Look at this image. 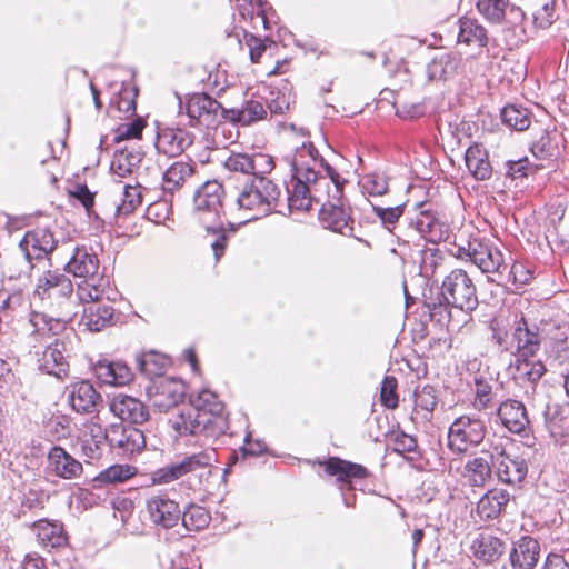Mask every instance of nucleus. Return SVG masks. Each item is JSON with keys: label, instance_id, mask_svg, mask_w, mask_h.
Returning a JSON list of instances; mask_svg holds the SVG:
<instances>
[{"label": "nucleus", "instance_id": "ea45409f", "mask_svg": "<svg viewBox=\"0 0 569 569\" xmlns=\"http://www.w3.org/2000/svg\"><path fill=\"white\" fill-rule=\"evenodd\" d=\"M29 321L33 327L32 335L37 338L59 336L67 328V321L44 312L32 311Z\"/></svg>", "mask_w": 569, "mask_h": 569}, {"label": "nucleus", "instance_id": "864d4df0", "mask_svg": "<svg viewBox=\"0 0 569 569\" xmlns=\"http://www.w3.org/2000/svg\"><path fill=\"white\" fill-rule=\"evenodd\" d=\"M142 203L141 186L127 184L123 187L121 202L116 206V216H129Z\"/></svg>", "mask_w": 569, "mask_h": 569}, {"label": "nucleus", "instance_id": "423d86ee", "mask_svg": "<svg viewBox=\"0 0 569 569\" xmlns=\"http://www.w3.org/2000/svg\"><path fill=\"white\" fill-rule=\"evenodd\" d=\"M487 427L475 416H460L450 425L448 430V447L455 453H465L478 447L485 439Z\"/></svg>", "mask_w": 569, "mask_h": 569}, {"label": "nucleus", "instance_id": "9d476101", "mask_svg": "<svg viewBox=\"0 0 569 569\" xmlns=\"http://www.w3.org/2000/svg\"><path fill=\"white\" fill-rule=\"evenodd\" d=\"M409 226L432 244L447 240L450 233L449 224L427 202H419L415 206V213L409 218Z\"/></svg>", "mask_w": 569, "mask_h": 569}, {"label": "nucleus", "instance_id": "7c9ffc66", "mask_svg": "<svg viewBox=\"0 0 569 569\" xmlns=\"http://www.w3.org/2000/svg\"><path fill=\"white\" fill-rule=\"evenodd\" d=\"M510 501V493L502 488L489 489L478 500L476 506L477 516L482 521H492L498 519L507 508Z\"/></svg>", "mask_w": 569, "mask_h": 569}, {"label": "nucleus", "instance_id": "09e8293b", "mask_svg": "<svg viewBox=\"0 0 569 569\" xmlns=\"http://www.w3.org/2000/svg\"><path fill=\"white\" fill-rule=\"evenodd\" d=\"M108 281L96 276V279H83L77 288V296L81 302L91 303L99 301L104 295V288Z\"/></svg>", "mask_w": 569, "mask_h": 569}, {"label": "nucleus", "instance_id": "603ef678", "mask_svg": "<svg viewBox=\"0 0 569 569\" xmlns=\"http://www.w3.org/2000/svg\"><path fill=\"white\" fill-rule=\"evenodd\" d=\"M536 357L516 358V371L520 378L536 383L546 372V366L541 360H536Z\"/></svg>", "mask_w": 569, "mask_h": 569}, {"label": "nucleus", "instance_id": "4d7b16f0", "mask_svg": "<svg viewBox=\"0 0 569 569\" xmlns=\"http://www.w3.org/2000/svg\"><path fill=\"white\" fill-rule=\"evenodd\" d=\"M359 186L362 193L372 197H380L388 192L387 177L379 172H370L365 174L360 179Z\"/></svg>", "mask_w": 569, "mask_h": 569}, {"label": "nucleus", "instance_id": "20e7f679", "mask_svg": "<svg viewBox=\"0 0 569 569\" xmlns=\"http://www.w3.org/2000/svg\"><path fill=\"white\" fill-rule=\"evenodd\" d=\"M441 296L451 307L465 312L473 311L479 303L473 280L463 269H453L445 277Z\"/></svg>", "mask_w": 569, "mask_h": 569}, {"label": "nucleus", "instance_id": "2eb2a0df", "mask_svg": "<svg viewBox=\"0 0 569 569\" xmlns=\"http://www.w3.org/2000/svg\"><path fill=\"white\" fill-rule=\"evenodd\" d=\"M73 293V284L60 270H46L38 278L33 295L40 300H64Z\"/></svg>", "mask_w": 569, "mask_h": 569}, {"label": "nucleus", "instance_id": "7ed1b4c3", "mask_svg": "<svg viewBox=\"0 0 569 569\" xmlns=\"http://www.w3.org/2000/svg\"><path fill=\"white\" fill-rule=\"evenodd\" d=\"M457 256L470 260L485 273H497L503 277L507 270L503 253L489 239L471 238L466 246H459Z\"/></svg>", "mask_w": 569, "mask_h": 569}, {"label": "nucleus", "instance_id": "393cba45", "mask_svg": "<svg viewBox=\"0 0 569 569\" xmlns=\"http://www.w3.org/2000/svg\"><path fill=\"white\" fill-rule=\"evenodd\" d=\"M497 416L502 426L512 433H525L530 420L526 406L516 399H506L499 403Z\"/></svg>", "mask_w": 569, "mask_h": 569}, {"label": "nucleus", "instance_id": "2f4dec72", "mask_svg": "<svg viewBox=\"0 0 569 569\" xmlns=\"http://www.w3.org/2000/svg\"><path fill=\"white\" fill-rule=\"evenodd\" d=\"M471 551L479 562L492 565L505 553L506 543L491 533L480 532L472 540Z\"/></svg>", "mask_w": 569, "mask_h": 569}, {"label": "nucleus", "instance_id": "c9c22d12", "mask_svg": "<svg viewBox=\"0 0 569 569\" xmlns=\"http://www.w3.org/2000/svg\"><path fill=\"white\" fill-rule=\"evenodd\" d=\"M116 321L114 308L104 303H91L83 308L80 325L91 332L111 327Z\"/></svg>", "mask_w": 569, "mask_h": 569}, {"label": "nucleus", "instance_id": "bf43d9fd", "mask_svg": "<svg viewBox=\"0 0 569 569\" xmlns=\"http://www.w3.org/2000/svg\"><path fill=\"white\" fill-rule=\"evenodd\" d=\"M134 475L133 468L127 465H113L102 470L97 480L102 483H119Z\"/></svg>", "mask_w": 569, "mask_h": 569}, {"label": "nucleus", "instance_id": "cd10ccee", "mask_svg": "<svg viewBox=\"0 0 569 569\" xmlns=\"http://www.w3.org/2000/svg\"><path fill=\"white\" fill-rule=\"evenodd\" d=\"M68 401L76 412L90 415L96 411L101 396L89 381L82 380L69 387Z\"/></svg>", "mask_w": 569, "mask_h": 569}, {"label": "nucleus", "instance_id": "0eeeda50", "mask_svg": "<svg viewBox=\"0 0 569 569\" xmlns=\"http://www.w3.org/2000/svg\"><path fill=\"white\" fill-rule=\"evenodd\" d=\"M217 461V452L213 448H207L196 453L186 455L180 461L157 469L151 475L156 485H167L188 473L211 467Z\"/></svg>", "mask_w": 569, "mask_h": 569}, {"label": "nucleus", "instance_id": "69168bd1", "mask_svg": "<svg viewBox=\"0 0 569 569\" xmlns=\"http://www.w3.org/2000/svg\"><path fill=\"white\" fill-rule=\"evenodd\" d=\"M542 164H532L527 158L517 161H508L507 173L512 179L523 178L530 173H535Z\"/></svg>", "mask_w": 569, "mask_h": 569}, {"label": "nucleus", "instance_id": "de8ad7c7", "mask_svg": "<svg viewBox=\"0 0 569 569\" xmlns=\"http://www.w3.org/2000/svg\"><path fill=\"white\" fill-rule=\"evenodd\" d=\"M137 366L149 378L160 377L168 366V358L156 351H148L137 357Z\"/></svg>", "mask_w": 569, "mask_h": 569}, {"label": "nucleus", "instance_id": "4be33fe9", "mask_svg": "<svg viewBox=\"0 0 569 569\" xmlns=\"http://www.w3.org/2000/svg\"><path fill=\"white\" fill-rule=\"evenodd\" d=\"M109 445L118 448L123 456L139 453L146 447L143 432L132 426L112 425L110 428Z\"/></svg>", "mask_w": 569, "mask_h": 569}, {"label": "nucleus", "instance_id": "f704fd0d", "mask_svg": "<svg viewBox=\"0 0 569 569\" xmlns=\"http://www.w3.org/2000/svg\"><path fill=\"white\" fill-rule=\"evenodd\" d=\"M66 270L77 278L96 279L99 270V259L96 253L84 246L77 247L66 264Z\"/></svg>", "mask_w": 569, "mask_h": 569}, {"label": "nucleus", "instance_id": "a18cd8bd", "mask_svg": "<svg viewBox=\"0 0 569 569\" xmlns=\"http://www.w3.org/2000/svg\"><path fill=\"white\" fill-rule=\"evenodd\" d=\"M492 461L485 457H475L469 459L463 467V476L471 486L483 487L492 476Z\"/></svg>", "mask_w": 569, "mask_h": 569}, {"label": "nucleus", "instance_id": "338daca9", "mask_svg": "<svg viewBox=\"0 0 569 569\" xmlns=\"http://www.w3.org/2000/svg\"><path fill=\"white\" fill-rule=\"evenodd\" d=\"M392 449L399 455L415 452L417 449V440L410 435L398 432L392 439Z\"/></svg>", "mask_w": 569, "mask_h": 569}, {"label": "nucleus", "instance_id": "ddd939ff", "mask_svg": "<svg viewBox=\"0 0 569 569\" xmlns=\"http://www.w3.org/2000/svg\"><path fill=\"white\" fill-rule=\"evenodd\" d=\"M542 343V332L536 323H529L525 317L517 319L512 326L511 346L516 358L536 357Z\"/></svg>", "mask_w": 569, "mask_h": 569}, {"label": "nucleus", "instance_id": "37998d69", "mask_svg": "<svg viewBox=\"0 0 569 569\" xmlns=\"http://www.w3.org/2000/svg\"><path fill=\"white\" fill-rule=\"evenodd\" d=\"M497 389V380L493 378H487L482 375H477L475 377L473 407L479 411L492 408Z\"/></svg>", "mask_w": 569, "mask_h": 569}, {"label": "nucleus", "instance_id": "13d9d810", "mask_svg": "<svg viewBox=\"0 0 569 569\" xmlns=\"http://www.w3.org/2000/svg\"><path fill=\"white\" fill-rule=\"evenodd\" d=\"M530 150L538 160H551L558 154V144L547 131L532 142Z\"/></svg>", "mask_w": 569, "mask_h": 569}, {"label": "nucleus", "instance_id": "f03ea898", "mask_svg": "<svg viewBox=\"0 0 569 569\" xmlns=\"http://www.w3.org/2000/svg\"><path fill=\"white\" fill-rule=\"evenodd\" d=\"M292 177L305 181H318L319 178L330 177L333 184V197L339 196L340 174L320 156L312 142H302L297 147L291 158Z\"/></svg>", "mask_w": 569, "mask_h": 569}, {"label": "nucleus", "instance_id": "c756f323", "mask_svg": "<svg viewBox=\"0 0 569 569\" xmlns=\"http://www.w3.org/2000/svg\"><path fill=\"white\" fill-rule=\"evenodd\" d=\"M32 532L37 537L38 543L43 549H59L68 542V536L63 525L59 521L40 519L32 523Z\"/></svg>", "mask_w": 569, "mask_h": 569}, {"label": "nucleus", "instance_id": "8fccbe9b", "mask_svg": "<svg viewBox=\"0 0 569 569\" xmlns=\"http://www.w3.org/2000/svg\"><path fill=\"white\" fill-rule=\"evenodd\" d=\"M556 0H535L532 21L537 29H548L558 18L556 13Z\"/></svg>", "mask_w": 569, "mask_h": 569}, {"label": "nucleus", "instance_id": "a19ab883", "mask_svg": "<svg viewBox=\"0 0 569 569\" xmlns=\"http://www.w3.org/2000/svg\"><path fill=\"white\" fill-rule=\"evenodd\" d=\"M141 160L142 153L139 150L124 148L113 154L110 170L112 174L126 178L139 168Z\"/></svg>", "mask_w": 569, "mask_h": 569}, {"label": "nucleus", "instance_id": "774afa93", "mask_svg": "<svg viewBox=\"0 0 569 569\" xmlns=\"http://www.w3.org/2000/svg\"><path fill=\"white\" fill-rule=\"evenodd\" d=\"M108 440L98 442L97 439L81 438V450L86 458L97 460L102 456L103 448Z\"/></svg>", "mask_w": 569, "mask_h": 569}, {"label": "nucleus", "instance_id": "79ce46f5", "mask_svg": "<svg viewBox=\"0 0 569 569\" xmlns=\"http://www.w3.org/2000/svg\"><path fill=\"white\" fill-rule=\"evenodd\" d=\"M458 41L467 46L485 48L488 43L487 30L475 19L461 18L459 20Z\"/></svg>", "mask_w": 569, "mask_h": 569}, {"label": "nucleus", "instance_id": "5fc2aeb1", "mask_svg": "<svg viewBox=\"0 0 569 569\" xmlns=\"http://www.w3.org/2000/svg\"><path fill=\"white\" fill-rule=\"evenodd\" d=\"M501 119L508 127L518 131L528 129L531 123L529 111L515 104L506 106L501 110Z\"/></svg>", "mask_w": 569, "mask_h": 569}, {"label": "nucleus", "instance_id": "49530a36", "mask_svg": "<svg viewBox=\"0 0 569 569\" xmlns=\"http://www.w3.org/2000/svg\"><path fill=\"white\" fill-rule=\"evenodd\" d=\"M267 117V109L260 99H250L241 108L230 110V119L242 126H249Z\"/></svg>", "mask_w": 569, "mask_h": 569}, {"label": "nucleus", "instance_id": "aec40b11", "mask_svg": "<svg viewBox=\"0 0 569 569\" xmlns=\"http://www.w3.org/2000/svg\"><path fill=\"white\" fill-rule=\"evenodd\" d=\"M186 395L184 383L174 378H164L149 389V399L154 408L166 412L181 402Z\"/></svg>", "mask_w": 569, "mask_h": 569}, {"label": "nucleus", "instance_id": "bb28decb", "mask_svg": "<svg viewBox=\"0 0 569 569\" xmlns=\"http://www.w3.org/2000/svg\"><path fill=\"white\" fill-rule=\"evenodd\" d=\"M48 470L64 480L79 478L83 472L82 463L60 446H54L48 453Z\"/></svg>", "mask_w": 569, "mask_h": 569}, {"label": "nucleus", "instance_id": "9b49d317", "mask_svg": "<svg viewBox=\"0 0 569 569\" xmlns=\"http://www.w3.org/2000/svg\"><path fill=\"white\" fill-rule=\"evenodd\" d=\"M224 188L217 180H209L197 189L193 196V210L203 224L220 219L223 211Z\"/></svg>", "mask_w": 569, "mask_h": 569}, {"label": "nucleus", "instance_id": "0e129e2a", "mask_svg": "<svg viewBox=\"0 0 569 569\" xmlns=\"http://www.w3.org/2000/svg\"><path fill=\"white\" fill-rule=\"evenodd\" d=\"M396 389L397 379L395 377H386L382 380L380 400L386 408L395 409L398 406V396Z\"/></svg>", "mask_w": 569, "mask_h": 569}, {"label": "nucleus", "instance_id": "39448f33", "mask_svg": "<svg viewBox=\"0 0 569 569\" xmlns=\"http://www.w3.org/2000/svg\"><path fill=\"white\" fill-rule=\"evenodd\" d=\"M345 183L346 179L339 181V196L336 198L333 197V184H331L329 198L320 202L319 220L323 228L346 237H352L355 220L350 206L342 197Z\"/></svg>", "mask_w": 569, "mask_h": 569}, {"label": "nucleus", "instance_id": "473e14b6", "mask_svg": "<svg viewBox=\"0 0 569 569\" xmlns=\"http://www.w3.org/2000/svg\"><path fill=\"white\" fill-rule=\"evenodd\" d=\"M462 66V57L457 51H441L435 54L427 66L429 80H447L455 77Z\"/></svg>", "mask_w": 569, "mask_h": 569}, {"label": "nucleus", "instance_id": "6e6d98bb", "mask_svg": "<svg viewBox=\"0 0 569 569\" xmlns=\"http://www.w3.org/2000/svg\"><path fill=\"white\" fill-rule=\"evenodd\" d=\"M509 0H477L479 13L492 23H500L506 16Z\"/></svg>", "mask_w": 569, "mask_h": 569}, {"label": "nucleus", "instance_id": "1a4fd4ad", "mask_svg": "<svg viewBox=\"0 0 569 569\" xmlns=\"http://www.w3.org/2000/svg\"><path fill=\"white\" fill-rule=\"evenodd\" d=\"M58 246V239L48 228H36L26 232L19 247L30 267L36 269L38 264L51 266V253Z\"/></svg>", "mask_w": 569, "mask_h": 569}, {"label": "nucleus", "instance_id": "f3484780", "mask_svg": "<svg viewBox=\"0 0 569 569\" xmlns=\"http://www.w3.org/2000/svg\"><path fill=\"white\" fill-rule=\"evenodd\" d=\"M171 427L180 436H190L204 433L207 437L218 438L221 433H216V428L206 418V413L198 412L190 403L183 407L178 415L170 419Z\"/></svg>", "mask_w": 569, "mask_h": 569}, {"label": "nucleus", "instance_id": "e2e57ef3", "mask_svg": "<svg viewBox=\"0 0 569 569\" xmlns=\"http://www.w3.org/2000/svg\"><path fill=\"white\" fill-rule=\"evenodd\" d=\"M532 278V271L522 262L515 261L507 270L501 279L510 281L512 284H526Z\"/></svg>", "mask_w": 569, "mask_h": 569}, {"label": "nucleus", "instance_id": "c03bdc74", "mask_svg": "<svg viewBox=\"0 0 569 569\" xmlns=\"http://www.w3.org/2000/svg\"><path fill=\"white\" fill-rule=\"evenodd\" d=\"M545 416L547 428L553 437L569 435V405L548 406Z\"/></svg>", "mask_w": 569, "mask_h": 569}, {"label": "nucleus", "instance_id": "e433bc0d", "mask_svg": "<svg viewBox=\"0 0 569 569\" xmlns=\"http://www.w3.org/2000/svg\"><path fill=\"white\" fill-rule=\"evenodd\" d=\"M325 467V471L329 476L337 478L341 485L350 483L351 479H363L368 477L369 472L366 467L338 457H330L326 461L320 462Z\"/></svg>", "mask_w": 569, "mask_h": 569}, {"label": "nucleus", "instance_id": "c85d7f7f", "mask_svg": "<svg viewBox=\"0 0 569 569\" xmlns=\"http://www.w3.org/2000/svg\"><path fill=\"white\" fill-rule=\"evenodd\" d=\"M540 559V543L532 537L523 536L509 555L511 569H536Z\"/></svg>", "mask_w": 569, "mask_h": 569}, {"label": "nucleus", "instance_id": "680f3d73", "mask_svg": "<svg viewBox=\"0 0 569 569\" xmlns=\"http://www.w3.org/2000/svg\"><path fill=\"white\" fill-rule=\"evenodd\" d=\"M405 208L406 204L403 203L388 208L373 206L372 210L375 214L380 219L382 226L390 230V228L393 227L400 219V217L403 214Z\"/></svg>", "mask_w": 569, "mask_h": 569}, {"label": "nucleus", "instance_id": "412c9836", "mask_svg": "<svg viewBox=\"0 0 569 569\" xmlns=\"http://www.w3.org/2000/svg\"><path fill=\"white\" fill-rule=\"evenodd\" d=\"M190 405L198 412L206 413V418L216 428V433L224 435L228 429L227 418L223 416V405L219 401L217 395L210 390L203 389L197 396L191 397Z\"/></svg>", "mask_w": 569, "mask_h": 569}, {"label": "nucleus", "instance_id": "a211bd4d", "mask_svg": "<svg viewBox=\"0 0 569 569\" xmlns=\"http://www.w3.org/2000/svg\"><path fill=\"white\" fill-rule=\"evenodd\" d=\"M146 510L152 523L166 529L174 527L181 517L179 505L167 493L149 496L146 499Z\"/></svg>", "mask_w": 569, "mask_h": 569}, {"label": "nucleus", "instance_id": "b1692460", "mask_svg": "<svg viewBox=\"0 0 569 569\" xmlns=\"http://www.w3.org/2000/svg\"><path fill=\"white\" fill-rule=\"evenodd\" d=\"M198 164L191 158L173 161L162 173L161 187L164 192L174 193L197 173Z\"/></svg>", "mask_w": 569, "mask_h": 569}, {"label": "nucleus", "instance_id": "dca6fc26", "mask_svg": "<svg viewBox=\"0 0 569 569\" xmlns=\"http://www.w3.org/2000/svg\"><path fill=\"white\" fill-rule=\"evenodd\" d=\"M492 466L498 481L508 486L521 485L528 475L527 460L503 449L492 458Z\"/></svg>", "mask_w": 569, "mask_h": 569}, {"label": "nucleus", "instance_id": "6ab92c4d", "mask_svg": "<svg viewBox=\"0 0 569 569\" xmlns=\"http://www.w3.org/2000/svg\"><path fill=\"white\" fill-rule=\"evenodd\" d=\"M194 136L181 128L158 127L154 147L158 153L167 157H179L193 143Z\"/></svg>", "mask_w": 569, "mask_h": 569}, {"label": "nucleus", "instance_id": "f257e3e1", "mask_svg": "<svg viewBox=\"0 0 569 569\" xmlns=\"http://www.w3.org/2000/svg\"><path fill=\"white\" fill-rule=\"evenodd\" d=\"M280 194V187L267 174L250 177L236 188L231 211L239 213L240 224L258 220L276 211Z\"/></svg>", "mask_w": 569, "mask_h": 569}, {"label": "nucleus", "instance_id": "052dcab7", "mask_svg": "<svg viewBox=\"0 0 569 569\" xmlns=\"http://www.w3.org/2000/svg\"><path fill=\"white\" fill-rule=\"evenodd\" d=\"M146 122L141 118H136L130 122L121 123L114 130V141L120 142L128 139H137L141 137Z\"/></svg>", "mask_w": 569, "mask_h": 569}, {"label": "nucleus", "instance_id": "72a5a7b5", "mask_svg": "<svg viewBox=\"0 0 569 569\" xmlns=\"http://www.w3.org/2000/svg\"><path fill=\"white\" fill-rule=\"evenodd\" d=\"M437 403L436 390L431 386L416 389L413 393V408L410 415L411 421L416 426H426L431 421Z\"/></svg>", "mask_w": 569, "mask_h": 569}, {"label": "nucleus", "instance_id": "4c0bfd02", "mask_svg": "<svg viewBox=\"0 0 569 569\" xmlns=\"http://www.w3.org/2000/svg\"><path fill=\"white\" fill-rule=\"evenodd\" d=\"M94 372L101 383L111 386H124L133 378L130 367L121 361L100 360Z\"/></svg>", "mask_w": 569, "mask_h": 569}, {"label": "nucleus", "instance_id": "f8f14e48", "mask_svg": "<svg viewBox=\"0 0 569 569\" xmlns=\"http://www.w3.org/2000/svg\"><path fill=\"white\" fill-rule=\"evenodd\" d=\"M223 168L230 172L259 177L271 173L274 169V160L273 157L262 152L252 154L231 152L223 161Z\"/></svg>", "mask_w": 569, "mask_h": 569}, {"label": "nucleus", "instance_id": "6e6552de", "mask_svg": "<svg viewBox=\"0 0 569 569\" xmlns=\"http://www.w3.org/2000/svg\"><path fill=\"white\" fill-rule=\"evenodd\" d=\"M332 179L325 177L319 178L318 181L307 182L305 179L292 177L291 186L287 188L289 209L308 211L312 208V203L319 204L329 198Z\"/></svg>", "mask_w": 569, "mask_h": 569}, {"label": "nucleus", "instance_id": "3c124183", "mask_svg": "<svg viewBox=\"0 0 569 569\" xmlns=\"http://www.w3.org/2000/svg\"><path fill=\"white\" fill-rule=\"evenodd\" d=\"M180 519L187 530L199 531L208 527L211 518L206 508L197 505H190L183 513H181Z\"/></svg>", "mask_w": 569, "mask_h": 569}, {"label": "nucleus", "instance_id": "a878e982", "mask_svg": "<svg viewBox=\"0 0 569 569\" xmlns=\"http://www.w3.org/2000/svg\"><path fill=\"white\" fill-rule=\"evenodd\" d=\"M66 343L61 339H54L49 343L41 357L38 359L39 369L48 375L57 378L66 377L69 371V363L67 361Z\"/></svg>", "mask_w": 569, "mask_h": 569}, {"label": "nucleus", "instance_id": "4468645a", "mask_svg": "<svg viewBox=\"0 0 569 569\" xmlns=\"http://www.w3.org/2000/svg\"><path fill=\"white\" fill-rule=\"evenodd\" d=\"M220 108V103L206 93L189 97L184 104L180 102V112L186 110L190 127H210L216 122Z\"/></svg>", "mask_w": 569, "mask_h": 569}, {"label": "nucleus", "instance_id": "5701e85b", "mask_svg": "<svg viewBox=\"0 0 569 569\" xmlns=\"http://www.w3.org/2000/svg\"><path fill=\"white\" fill-rule=\"evenodd\" d=\"M109 407L116 417L130 425H141L149 418L146 405L139 399L124 393L114 395Z\"/></svg>", "mask_w": 569, "mask_h": 569}, {"label": "nucleus", "instance_id": "58836bf2", "mask_svg": "<svg viewBox=\"0 0 569 569\" xmlns=\"http://www.w3.org/2000/svg\"><path fill=\"white\" fill-rule=\"evenodd\" d=\"M465 162L475 179L488 180L492 174V168L487 151L479 144L470 146L465 154Z\"/></svg>", "mask_w": 569, "mask_h": 569}]
</instances>
